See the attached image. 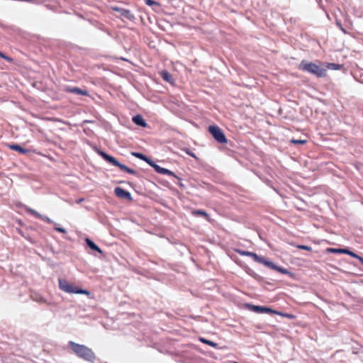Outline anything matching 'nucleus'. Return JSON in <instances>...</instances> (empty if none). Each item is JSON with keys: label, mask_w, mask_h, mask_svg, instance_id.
Wrapping results in <instances>:
<instances>
[{"label": "nucleus", "mask_w": 363, "mask_h": 363, "mask_svg": "<svg viewBox=\"0 0 363 363\" xmlns=\"http://www.w3.org/2000/svg\"><path fill=\"white\" fill-rule=\"evenodd\" d=\"M72 351L80 358L91 362L95 359L93 351L85 345L77 344L72 341L69 342Z\"/></svg>", "instance_id": "nucleus-1"}, {"label": "nucleus", "mask_w": 363, "mask_h": 363, "mask_svg": "<svg viewBox=\"0 0 363 363\" xmlns=\"http://www.w3.org/2000/svg\"><path fill=\"white\" fill-rule=\"evenodd\" d=\"M299 69L311 73L318 77H323L326 74V69L325 68L321 67L315 63L306 61H302L301 62L299 65Z\"/></svg>", "instance_id": "nucleus-2"}, {"label": "nucleus", "mask_w": 363, "mask_h": 363, "mask_svg": "<svg viewBox=\"0 0 363 363\" xmlns=\"http://www.w3.org/2000/svg\"><path fill=\"white\" fill-rule=\"evenodd\" d=\"M59 288L68 294H89V292L84 289H78L74 284L68 282L65 279H59Z\"/></svg>", "instance_id": "nucleus-3"}, {"label": "nucleus", "mask_w": 363, "mask_h": 363, "mask_svg": "<svg viewBox=\"0 0 363 363\" xmlns=\"http://www.w3.org/2000/svg\"><path fill=\"white\" fill-rule=\"evenodd\" d=\"M99 154L107 162L111 163V164L119 167L122 171L125 172L129 174H135V171L133 169H130L125 165L120 163L118 161H117L113 157L108 155V154L105 153L104 152L99 151Z\"/></svg>", "instance_id": "nucleus-4"}, {"label": "nucleus", "mask_w": 363, "mask_h": 363, "mask_svg": "<svg viewBox=\"0 0 363 363\" xmlns=\"http://www.w3.org/2000/svg\"><path fill=\"white\" fill-rule=\"evenodd\" d=\"M208 130L213 135L214 139L220 143H225L227 140L225 135L222 132L220 128L216 125H211L208 128Z\"/></svg>", "instance_id": "nucleus-5"}, {"label": "nucleus", "mask_w": 363, "mask_h": 363, "mask_svg": "<svg viewBox=\"0 0 363 363\" xmlns=\"http://www.w3.org/2000/svg\"><path fill=\"white\" fill-rule=\"evenodd\" d=\"M250 308H251V310L252 311H254L255 313H266L279 314V312L273 311L272 309H271L269 308L264 307V306H253L252 305V306H250Z\"/></svg>", "instance_id": "nucleus-6"}, {"label": "nucleus", "mask_w": 363, "mask_h": 363, "mask_svg": "<svg viewBox=\"0 0 363 363\" xmlns=\"http://www.w3.org/2000/svg\"><path fill=\"white\" fill-rule=\"evenodd\" d=\"M114 192L116 195L119 198L125 199L129 201L132 200L131 194L128 191L124 190L121 187H116L114 189Z\"/></svg>", "instance_id": "nucleus-7"}, {"label": "nucleus", "mask_w": 363, "mask_h": 363, "mask_svg": "<svg viewBox=\"0 0 363 363\" xmlns=\"http://www.w3.org/2000/svg\"><path fill=\"white\" fill-rule=\"evenodd\" d=\"M151 167H152L154 168V169L157 172V173H160V174H167V175H171V176H173L174 177H177L174 174L171 172L170 170L167 169H165V168H163V167H160L159 165L156 164L154 162L152 161V164H150Z\"/></svg>", "instance_id": "nucleus-8"}, {"label": "nucleus", "mask_w": 363, "mask_h": 363, "mask_svg": "<svg viewBox=\"0 0 363 363\" xmlns=\"http://www.w3.org/2000/svg\"><path fill=\"white\" fill-rule=\"evenodd\" d=\"M65 91L69 93H73L79 95L88 96L89 93L86 90L81 89L77 87L66 86Z\"/></svg>", "instance_id": "nucleus-9"}, {"label": "nucleus", "mask_w": 363, "mask_h": 363, "mask_svg": "<svg viewBox=\"0 0 363 363\" xmlns=\"http://www.w3.org/2000/svg\"><path fill=\"white\" fill-rule=\"evenodd\" d=\"M329 251H330L332 252H335V253L347 254V255H350L351 257L356 256L355 253H354L353 252L349 250L348 249H334V248H330V249H329Z\"/></svg>", "instance_id": "nucleus-10"}, {"label": "nucleus", "mask_w": 363, "mask_h": 363, "mask_svg": "<svg viewBox=\"0 0 363 363\" xmlns=\"http://www.w3.org/2000/svg\"><path fill=\"white\" fill-rule=\"evenodd\" d=\"M8 146L11 150L17 151L23 155H25L28 152V150L27 149L23 148L18 145L11 144L9 145Z\"/></svg>", "instance_id": "nucleus-11"}, {"label": "nucleus", "mask_w": 363, "mask_h": 363, "mask_svg": "<svg viewBox=\"0 0 363 363\" xmlns=\"http://www.w3.org/2000/svg\"><path fill=\"white\" fill-rule=\"evenodd\" d=\"M29 212L33 215L34 216H35L36 218H40L44 221H46L48 223H52V220L51 219H50L49 218H48L47 216H43L41 214H40L39 213H38L37 211H35V210H33V209H29Z\"/></svg>", "instance_id": "nucleus-12"}, {"label": "nucleus", "mask_w": 363, "mask_h": 363, "mask_svg": "<svg viewBox=\"0 0 363 363\" xmlns=\"http://www.w3.org/2000/svg\"><path fill=\"white\" fill-rule=\"evenodd\" d=\"M133 121L138 125H140V126H142V127H146L147 125V123L145 121V120L143 119V118L140 116V115H137V116H135L133 118Z\"/></svg>", "instance_id": "nucleus-13"}, {"label": "nucleus", "mask_w": 363, "mask_h": 363, "mask_svg": "<svg viewBox=\"0 0 363 363\" xmlns=\"http://www.w3.org/2000/svg\"><path fill=\"white\" fill-rule=\"evenodd\" d=\"M160 75L164 81L173 84V77L167 71H162Z\"/></svg>", "instance_id": "nucleus-14"}, {"label": "nucleus", "mask_w": 363, "mask_h": 363, "mask_svg": "<svg viewBox=\"0 0 363 363\" xmlns=\"http://www.w3.org/2000/svg\"><path fill=\"white\" fill-rule=\"evenodd\" d=\"M86 242L87 244V245L93 250H95V251H97L100 253L102 252V251L101 250V249L94 242H92L90 239L89 238H86Z\"/></svg>", "instance_id": "nucleus-15"}, {"label": "nucleus", "mask_w": 363, "mask_h": 363, "mask_svg": "<svg viewBox=\"0 0 363 363\" xmlns=\"http://www.w3.org/2000/svg\"><path fill=\"white\" fill-rule=\"evenodd\" d=\"M132 155L142 160L145 161L147 164H152V160L143 154L139 152H133Z\"/></svg>", "instance_id": "nucleus-16"}, {"label": "nucleus", "mask_w": 363, "mask_h": 363, "mask_svg": "<svg viewBox=\"0 0 363 363\" xmlns=\"http://www.w3.org/2000/svg\"><path fill=\"white\" fill-rule=\"evenodd\" d=\"M260 263L272 269H275V268H277V265H275L273 262L265 259L264 257H263V261L260 262Z\"/></svg>", "instance_id": "nucleus-17"}, {"label": "nucleus", "mask_w": 363, "mask_h": 363, "mask_svg": "<svg viewBox=\"0 0 363 363\" xmlns=\"http://www.w3.org/2000/svg\"><path fill=\"white\" fill-rule=\"evenodd\" d=\"M250 257H252L253 259L258 263H260V262L263 261V257L258 256L254 252H252Z\"/></svg>", "instance_id": "nucleus-18"}, {"label": "nucleus", "mask_w": 363, "mask_h": 363, "mask_svg": "<svg viewBox=\"0 0 363 363\" xmlns=\"http://www.w3.org/2000/svg\"><path fill=\"white\" fill-rule=\"evenodd\" d=\"M121 15L128 19H132L133 18V15L128 10H123Z\"/></svg>", "instance_id": "nucleus-19"}, {"label": "nucleus", "mask_w": 363, "mask_h": 363, "mask_svg": "<svg viewBox=\"0 0 363 363\" xmlns=\"http://www.w3.org/2000/svg\"><path fill=\"white\" fill-rule=\"evenodd\" d=\"M200 340H201V341L202 342L206 343V344H207V345H210V346H212V347H218V344H217V343H216V342H212V341H210V340H206V339H204V338H201Z\"/></svg>", "instance_id": "nucleus-20"}, {"label": "nucleus", "mask_w": 363, "mask_h": 363, "mask_svg": "<svg viewBox=\"0 0 363 363\" xmlns=\"http://www.w3.org/2000/svg\"><path fill=\"white\" fill-rule=\"evenodd\" d=\"M193 213L195 216H205V217H208L207 213L205 211H200V210L194 211H193Z\"/></svg>", "instance_id": "nucleus-21"}, {"label": "nucleus", "mask_w": 363, "mask_h": 363, "mask_svg": "<svg viewBox=\"0 0 363 363\" xmlns=\"http://www.w3.org/2000/svg\"><path fill=\"white\" fill-rule=\"evenodd\" d=\"M291 143H294V144L302 145V144L306 143V140H295V139H292L291 140Z\"/></svg>", "instance_id": "nucleus-22"}, {"label": "nucleus", "mask_w": 363, "mask_h": 363, "mask_svg": "<svg viewBox=\"0 0 363 363\" xmlns=\"http://www.w3.org/2000/svg\"><path fill=\"white\" fill-rule=\"evenodd\" d=\"M274 270L278 271V272H281V273H282L284 274H289V271L287 269L281 268V267H279L278 266H277V268H275Z\"/></svg>", "instance_id": "nucleus-23"}, {"label": "nucleus", "mask_w": 363, "mask_h": 363, "mask_svg": "<svg viewBox=\"0 0 363 363\" xmlns=\"http://www.w3.org/2000/svg\"><path fill=\"white\" fill-rule=\"evenodd\" d=\"M237 252L240 255H243V256H250L252 252H248V251H244V250H237Z\"/></svg>", "instance_id": "nucleus-24"}, {"label": "nucleus", "mask_w": 363, "mask_h": 363, "mask_svg": "<svg viewBox=\"0 0 363 363\" xmlns=\"http://www.w3.org/2000/svg\"><path fill=\"white\" fill-rule=\"evenodd\" d=\"M145 1L146 4L148 6H153V5L157 4V3L154 0H145Z\"/></svg>", "instance_id": "nucleus-25"}, {"label": "nucleus", "mask_w": 363, "mask_h": 363, "mask_svg": "<svg viewBox=\"0 0 363 363\" xmlns=\"http://www.w3.org/2000/svg\"><path fill=\"white\" fill-rule=\"evenodd\" d=\"M298 247L300 248V249L306 250H311V247H310L308 246H306V245H298Z\"/></svg>", "instance_id": "nucleus-26"}, {"label": "nucleus", "mask_w": 363, "mask_h": 363, "mask_svg": "<svg viewBox=\"0 0 363 363\" xmlns=\"http://www.w3.org/2000/svg\"><path fill=\"white\" fill-rule=\"evenodd\" d=\"M34 300H35L38 302H41V303L46 302L45 300L44 299V298H43L42 296H40L39 298H34Z\"/></svg>", "instance_id": "nucleus-27"}, {"label": "nucleus", "mask_w": 363, "mask_h": 363, "mask_svg": "<svg viewBox=\"0 0 363 363\" xmlns=\"http://www.w3.org/2000/svg\"><path fill=\"white\" fill-rule=\"evenodd\" d=\"M55 230L60 233H66V230L65 229L62 228H60V227H56L55 228Z\"/></svg>", "instance_id": "nucleus-28"}, {"label": "nucleus", "mask_w": 363, "mask_h": 363, "mask_svg": "<svg viewBox=\"0 0 363 363\" xmlns=\"http://www.w3.org/2000/svg\"><path fill=\"white\" fill-rule=\"evenodd\" d=\"M336 66L337 65L334 63H329L328 64L327 67L330 69H335Z\"/></svg>", "instance_id": "nucleus-29"}, {"label": "nucleus", "mask_w": 363, "mask_h": 363, "mask_svg": "<svg viewBox=\"0 0 363 363\" xmlns=\"http://www.w3.org/2000/svg\"><path fill=\"white\" fill-rule=\"evenodd\" d=\"M352 257L357 258L360 261L362 264H363V258L359 256L358 255L356 254V256H352Z\"/></svg>", "instance_id": "nucleus-30"}, {"label": "nucleus", "mask_w": 363, "mask_h": 363, "mask_svg": "<svg viewBox=\"0 0 363 363\" xmlns=\"http://www.w3.org/2000/svg\"><path fill=\"white\" fill-rule=\"evenodd\" d=\"M0 57L9 60V57H6L3 53L0 52Z\"/></svg>", "instance_id": "nucleus-31"}, {"label": "nucleus", "mask_w": 363, "mask_h": 363, "mask_svg": "<svg viewBox=\"0 0 363 363\" xmlns=\"http://www.w3.org/2000/svg\"><path fill=\"white\" fill-rule=\"evenodd\" d=\"M189 155H190L191 156H192V157H195V155H194V154H193V153H189Z\"/></svg>", "instance_id": "nucleus-32"}]
</instances>
